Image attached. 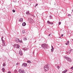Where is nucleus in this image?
<instances>
[{
    "label": "nucleus",
    "instance_id": "obj_1",
    "mask_svg": "<svg viewBox=\"0 0 73 73\" xmlns=\"http://www.w3.org/2000/svg\"><path fill=\"white\" fill-rule=\"evenodd\" d=\"M50 67V65L49 64H47L46 65L44 66V69L45 72H46L49 70V68Z\"/></svg>",
    "mask_w": 73,
    "mask_h": 73
},
{
    "label": "nucleus",
    "instance_id": "obj_2",
    "mask_svg": "<svg viewBox=\"0 0 73 73\" xmlns=\"http://www.w3.org/2000/svg\"><path fill=\"white\" fill-rule=\"evenodd\" d=\"M41 46L44 49H47L48 48V45L46 44H42L41 45Z\"/></svg>",
    "mask_w": 73,
    "mask_h": 73
},
{
    "label": "nucleus",
    "instance_id": "obj_3",
    "mask_svg": "<svg viewBox=\"0 0 73 73\" xmlns=\"http://www.w3.org/2000/svg\"><path fill=\"white\" fill-rule=\"evenodd\" d=\"M64 58L65 59L67 60L68 61H69V62H72V59H71V58H70L69 57L67 56H64Z\"/></svg>",
    "mask_w": 73,
    "mask_h": 73
},
{
    "label": "nucleus",
    "instance_id": "obj_4",
    "mask_svg": "<svg viewBox=\"0 0 73 73\" xmlns=\"http://www.w3.org/2000/svg\"><path fill=\"white\" fill-rule=\"evenodd\" d=\"M22 66L23 67H27V64L25 63H23Z\"/></svg>",
    "mask_w": 73,
    "mask_h": 73
},
{
    "label": "nucleus",
    "instance_id": "obj_5",
    "mask_svg": "<svg viewBox=\"0 0 73 73\" xmlns=\"http://www.w3.org/2000/svg\"><path fill=\"white\" fill-rule=\"evenodd\" d=\"M19 72V73H25V72L24 70H22V69H20L18 71Z\"/></svg>",
    "mask_w": 73,
    "mask_h": 73
},
{
    "label": "nucleus",
    "instance_id": "obj_6",
    "mask_svg": "<svg viewBox=\"0 0 73 73\" xmlns=\"http://www.w3.org/2000/svg\"><path fill=\"white\" fill-rule=\"evenodd\" d=\"M19 53L20 56H22L23 55V52L21 50H20L19 51Z\"/></svg>",
    "mask_w": 73,
    "mask_h": 73
},
{
    "label": "nucleus",
    "instance_id": "obj_7",
    "mask_svg": "<svg viewBox=\"0 0 73 73\" xmlns=\"http://www.w3.org/2000/svg\"><path fill=\"white\" fill-rule=\"evenodd\" d=\"M29 23H33V19H32L31 18L29 19Z\"/></svg>",
    "mask_w": 73,
    "mask_h": 73
},
{
    "label": "nucleus",
    "instance_id": "obj_8",
    "mask_svg": "<svg viewBox=\"0 0 73 73\" xmlns=\"http://www.w3.org/2000/svg\"><path fill=\"white\" fill-rule=\"evenodd\" d=\"M1 41H2V43L3 44V46H4V45H5V42H5V41H4V40H1Z\"/></svg>",
    "mask_w": 73,
    "mask_h": 73
},
{
    "label": "nucleus",
    "instance_id": "obj_9",
    "mask_svg": "<svg viewBox=\"0 0 73 73\" xmlns=\"http://www.w3.org/2000/svg\"><path fill=\"white\" fill-rule=\"evenodd\" d=\"M19 22H23V19L22 18H20L19 20Z\"/></svg>",
    "mask_w": 73,
    "mask_h": 73
},
{
    "label": "nucleus",
    "instance_id": "obj_10",
    "mask_svg": "<svg viewBox=\"0 0 73 73\" xmlns=\"http://www.w3.org/2000/svg\"><path fill=\"white\" fill-rule=\"evenodd\" d=\"M49 21H48L47 22V23H48V24H51V25H53V23H51L49 22Z\"/></svg>",
    "mask_w": 73,
    "mask_h": 73
},
{
    "label": "nucleus",
    "instance_id": "obj_11",
    "mask_svg": "<svg viewBox=\"0 0 73 73\" xmlns=\"http://www.w3.org/2000/svg\"><path fill=\"white\" fill-rule=\"evenodd\" d=\"M19 38H16V42H19Z\"/></svg>",
    "mask_w": 73,
    "mask_h": 73
},
{
    "label": "nucleus",
    "instance_id": "obj_12",
    "mask_svg": "<svg viewBox=\"0 0 73 73\" xmlns=\"http://www.w3.org/2000/svg\"><path fill=\"white\" fill-rule=\"evenodd\" d=\"M26 25V23L25 22H24L22 23V26L24 27V26H25Z\"/></svg>",
    "mask_w": 73,
    "mask_h": 73
},
{
    "label": "nucleus",
    "instance_id": "obj_13",
    "mask_svg": "<svg viewBox=\"0 0 73 73\" xmlns=\"http://www.w3.org/2000/svg\"><path fill=\"white\" fill-rule=\"evenodd\" d=\"M23 40H24V41H26V40H27V38L26 37H24L23 38Z\"/></svg>",
    "mask_w": 73,
    "mask_h": 73
},
{
    "label": "nucleus",
    "instance_id": "obj_14",
    "mask_svg": "<svg viewBox=\"0 0 73 73\" xmlns=\"http://www.w3.org/2000/svg\"><path fill=\"white\" fill-rule=\"evenodd\" d=\"M20 46L18 44H17V49H19L20 48Z\"/></svg>",
    "mask_w": 73,
    "mask_h": 73
},
{
    "label": "nucleus",
    "instance_id": "obj_15",
    "mask_svg": "<svg viewBox=\"0 0 73 73\" xmlns=\"http://www.w3.org/2000/svg\"><path fill=\"white\" fill-rule=\"evenodd\" d=\"M14 48H17V44H15L13 46Z\"/></svg>",
    "mask_w": 73,
    "mask_h": 73
},
{
    "label": "nucleus",
    "instance_id": "obj_16",
    "mask_svg": "<svg viewBox=\"0 0 73 73\" xmlns=\"http://www.w3.org/2000/svg\"><path fill=\"white\" fill-rule=\"evenodd\" d=\"M2 72H4V71H5V68H3L2 69Z\"/></svg>",
    "mask_w": 73,
    "mask_h": 73
},
{
    "label": "nucleus",
    "instance_id": "obj_17",
    "mask_svg": "<svg viewBox=\"0 0 73 73\" xmlns=\"http://www.w3.org/2000/svg\"><path fill=\"white\" fill-rule=\"evenodd\" d=\"M26 15H29L30 14V13H29V12L27 11L26 12Z\"/></svg>",
    "mask_w": 73,
    "mask_h": 73
},
{
    "label": "nucleus",
    "instance_id": "obj_18",
    "mask_svg": "<svg viewBox=\"0 0 73 73\" xmlns=\"http://www.w3.org/2000/svg\"><path fill=\"white\" fill-rule=\"evenodd\" d=\"M27 62L28 63H29V64H31V62L29 60H27Z\"/></svg>",
    "mask_w": 73,
    "mask_h": 73
},
{
    "label": "nucleus",
    "instance_id": "obj_19",
    "mask_svg": "<svg viewBox=\"0 0 73 73\" xmlns=\"http://www.w3.org/2000/svg\"><path fill=\"white\" fill-rule=\"evenodd\" d=\"M68 71V70H66L65 71H64L62 72V73H65Z\"/></svg>",
    "mask_w": 73,
    "mask_h": 73
},
{
    "label": "nucleus",
    "instance_id": "obj_20",
    "mask_svg": "<svg viewBox=\"0 0 73 73\" xmlns=\"http://www.w3.org/2000/svg\"><path fill=\"white\" fill-rule=\"evenodd\" d=\"M22 32L23 33H25V30H23Z\"/></svg>",
    "mask_w": 73,
    "mask_h": 73
},
{
    "label": "nucleus",
    "instance_id": "obj_21",
    "mask_svg": "<svg viewBox=\"0 0 73 73\" xmlns=\"http://www.w3.org/2000/svg\"><path fill=\"white\" fill-rule=\"evenodd\" d=\"M23 50H27V48H23Z\"/></svg>",
    "mask_w": 73,
    "mask_h": 73
},
{
    "label": "nucleus",
    "instance_id": "obj_22",
    "mask_svg": "<svg viewBox=\"0 0 73 73\" xmlns=\"http://www.w3.org/2000/svg\"><path fill=\"white\" fill-rule=\"evenodd\" d=\"M19 42L20 43H22L23 42L22 40H19Z\"/></svg>",
    "mask_w": 73,
    "mask_h": 73
},
{
    "label": "nucleus",
    "instance_id": "obj_23",
    "mask_svg": "<svg viewBox=\"0 0 73 73\" xmlns=\"http://www.w3.org/2000/svg\"><path fill=\"white\" fill-rule=\"evenodd\" d=\"M3 66H5V63H3Z\"/></svg>",
    "mask_w": 73,
    "mask_h": 73
},
{
    "label": "nucleus",
    "instance_id": "obj_24",
    "mask_svg": "<svg viewBox=\"0 0 73 73\" xmlns=\"http://www.w3.org/2000/svg\"><path fill=\"white\" fill-rule=\"evenodd\" d=\"M57 68H58V69H60V66H57Z\"/></svg>",
    "mask_w": 73,
    "mask_h": 73
},
{
    "label": "nucleus",
    "instance_id": "obj_25",
    "mask_svg": "<svg viewBox=\"0 0 73 73\" xmlns=\"http://www.w3.org/2000/svg\"><path fill=\"white\" fill-rule=\"evenodd\" d=\"M49 19H52V16H49Z\"/></svg>",
    "mask_w": 73,
    "mask_h": 73
},
{
    "label": "nucleus",
    "instance_id": "obj_26",
    "mask_svg": "<svg viewBox=\"0 0 73 73\" xmlns=\"http://www.w3.org/2000/svg\"><path fill=\"white\" fill-rule=\"evenodd\" d=\"M53 49H51V51L52 52H53Z\"/></svg>",
    "mask_w": 73,
    "mask_h": 73
},
{
    "label": "nucleus",
    "instance_id": "obj_27",
    "mask_svg": "<svg viewBox=\"0 0 73 73\" xmlns=\"http://www.w3.org/2000/svg\"><path fill=\"white\" fill-rule=\"evenodd\" d=\"M3 38H4V37L2 36V37H1V40H3Z\"/></svg>",
    "mask_w": 73,
    "mask_h": 73
},
{
    "label": "nucleus",
    "instance_id": "obj_28",
    "mask_svg": "<svg viewBox=\"0 0 73 73\" xmlns=\"http://www.w3.org/2000/svg\"><path fill=\"white\" fill-rule=\"evenodd\" d=\"M67 43L68 44H69V41H67Z\"/></svg>",
    "mask_w": 73,
    "mask_h": 73
},
{
    "label": "nucleus",
    "instance_id": "obj_29",
    "mask_svg": "<svg viewBox=\"0 0 73 73\" xmlns=\"http://www.w3.org/2000/svg\"><path fill=\"white\" fill-rule=\"evenodd\" d=\"M13 13L15 12V10H13Z\"/></svg>",
    "mask_w": 73,
    "mask_h": 73
},
{
    "label": "nucleus",
    "instance_id": "obj_30",
    "mask_svg": "<svg viewBox=\"0 0 73 73\" xmlns=\"http://www.w3.org/2000/svg\"><path fill=\"white\" fill-rule=\"evenodd\" d=\"M61 22H59L58 23V24H59V25H61Z\"/></svg>",
    "mask_w": 73,
    "mask_h": 73
},
{
    "label": "nucleus",
    "instance_id": "obj_31",
    "mask_svg": "<svg viewBox=\"0 0 73 73\" xmlns=\"http://www.w3.org/2000/svg\"><path fill=\"white\" fill-rule=\"evenodd\" d=\"M52 49H54V48H53V46H51Z\"/></svg>",
    "mask_w": 73,
    "mask_h": 73
},
{
    "label": "nucleus",
    "instance_id": "obj_32",
    "mask_svg": "<svg viewBox=\"0 0 73 73\" xmlns=\"http://www.w3.org/2000/svg\"><path fill=\"white\" fill-rule=\"evenodd\" d=\"M68 16H71V15L70 14H68Z\"/></svg>",
    "mask_w": 73,
    "mask_h": 73
},
{
    "label": "nucleus",
    "instance_id": "obj_33",
    "mask_svg": "<svg viewBox=\"0 0 73 73\" xmlns=\"http://www.w3.org/2000/svg\"><path fill=\"white\" fill-rule=\"evenodd\" d=\"M38 5V4H36L35 5V7H36V6H37Z\"/></svg>",
    "mask_w": 73,
    "mask_h": 73
},
{
    "label": "nucleus",
    "instance_id": "obj_34",
    "mask_svg": "<svg viewBox=\"0 0 73 73\" xmlns=\"http://www.w3.org/2000/svg\"><path fill=\"white\" fill-rule=\"evenodd\" d=\"M19 63H17L16 64V65H19Z\"/></svg>",
    "mask_w": 73,
    "mask_h": 73
},
{
    "label": "nucleus",
    "instance_id": "obj_35",
    "mask_svg": "<svg viewBox=\"0 0 73 73\" xmlns=\"http://www.w3.org/2000/svg\"><path fill=\"white\" fill-rule=\"evenodd\" d=\"M71 69H72V70H73V67H72L71 68Z\"/></svg>",
    "mask_w": 73,
    "mask_h": 73
},
{
    "label": "nucleus",
    "instance_id": "obj_36",
    "mask_svg": "<svg viewBox=\"0 0 73 73\" xmlns=\"http://www.w3.org/2000/svg\"><path fill=\"white\" fill-rule=\"evenodd\" d=\"M63 36H64V35H63V34H62V35H61V36L62 37H63Z\"/></svg>",
    "mask_w": 73,
    "mask_h": 73
},
{
    "label": "nucleus",
    "instance_id": "obj_37",
    "mask_svg": "<svg viewBox=\"0 0 73 73\" xmlns=\"http://www.w3.org/2000/svg\"><path fill=\"white\" fill-rule=\"evenodd\" d=\"M8 73H11V71H8Z\"/></svg>",
    "mask_w": 73,
    "mask_h": 73
},
{
    "label": "nucleus",
    "instance_id": "obj_38",
    "mask_svg": "<svg viewBox=\"0 0 73 73\" xmlns=\"http://www.w3.org/2000/svg\"><path fill=\"white\" fill-rule=\"evenodd\" d=\"M13 2L14 3H16V1H13Z\"/></svg>",
    "mask_w": 73,
    "mask_h": 73
},
{
    "label": "nucleus",
    "instance_id": "obj_39",
    "mask_svg": "<svg viewBox=\"0 0 73 73\" xmlns=\"http://www.w3.org/2000/svg\"><path fill=\"white\" fill-rule=\"evenodd\" d=\"M65 44H66V45H68V43H65Z\"/></svg>",
    "mask_w": 73,
    "mask_h": 73
},
{
    "label": "nucleus",
    "instance_id": "obj_40",
    "mask_svg": "<svg viewBox=\"0 0 73 73\" xmlns=\"http://www.w3.org/2000/svg\"><path fill=\"white\" fill-rule=\"evenodd\" d=\"M72 50H73L72 49H71L70 50V52H72Z\"/></svg>",
    "mask_w": 73,
    "mask_h": 73
},
{
    "label": "nucleus",
    "instance_id": "obj_41",
    "mask_svg": "<svg viewBox=\"0 0 73 73\" xmlns=\"http://www.w3.org/2000/svg\"><path fill=\"white\" fill-rule=\"evenodd\" d=\"M51 35V34H50L49 35H48V36H50Z\"/></svg>",
    "mask_w": 73,
    "mask_h": 73
},
{
    "label": "nucleus",
    "instance_id": "obj_42",
    "mask_svg": "<svg viewBox=\"0 0 73 73\" xmlns=\"http://www.w3.org/2000/svg\"><path fill=\"white\" fill-rule=\"evenodd\" d=\"M59 38H61V36H60V37H59Z\"/></svg>",
    "mask_w": 73,
    "mask_h": 73
},
{
    "label": "nucleus",
    "instance_id": "obj_43",
    "mask_svg": "<svg viewBox=\"0 0 73 73\" xmlns=\"http://www.w3.org/2000/svg\"><path fill=\"white\" fill-rule=\"evenodd\" d=\"M72 11H73V9H72Z\"/></svg>",
    "mask_w": 73,
    "mask_h": 73
},
{
    "label": "nucleus",
    "instance_id": "obj_44",
    "mask_svg": "<svg viewBox=\"0 0 73 73\" xmlns=\"http://www.w3.org/2000/svg\"><path fill=\"white\" fill-rule=\"evenodd\" d=\"M72 40H73V39H72Z\"/></svg>",
    "mask_w": 73,
    "mask_h": 73
},
{
    "label": "nucleus",
    "instance_id": "obj_45",
    "mask_svg": "<svg viewBox=\"0 0 73 73\" xmlns=\"http://www.w3.org/2000/svg\"><path fill=\"white\" fill-rule=\"evenodd\" d=\"M40 1L41 0H40Z\"/></svg>",
    "mask_w": 73,
    "mask_h": 73
}]
</instances>
